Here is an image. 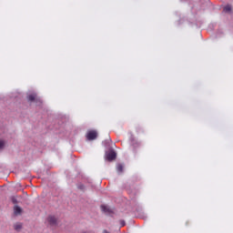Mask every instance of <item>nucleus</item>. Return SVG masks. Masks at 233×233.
I'll use <instances>...</instances> for the list:
<instances>
[{"label": "nucleus", "instance_id": "nucleus-1", "mask_svg": "<svg viewBox=\"0 0 233 233\" xmlns=\"http://www.w3.org/2000/svg\"><path fill=\"white\" fill-rule=\"evenodd\" d=\"M117 159V153L110 148L109 150L105 152V160L108 161V163H112V161H116Z\"/></svg>", "mask_w": 233, "mask_h": 233}, {"label": "nucleus", "instance_id": "nucleus-2", "mask_svg": "<svg viewBox=\"0 0 233 233\" xmlns=\"http://www.w3.org/2000/svg\"><path fill=\"white\" fill-rule=\"evenodd\" d=\"M27 101H29V103H39L40 105L43 104V101L41 100V98H37V94L35 93L28 95Z\"/></svg>", "mask_w": 233, "mask_h": 233}, {"label": "nucleus", "instance_id": "nucleus-3", "mask_svg": "<svg viewBox=\"0 0 233 233\" xmlns=\"http://www.w3.org/2000/svg\"><path fill=\"white\" fill-rule=\"evenodd\" d=\"M86 138L88 141H94L95 139H97V131L96 130H90L86 134Z\"/></svg>", "mask_w": 233, "mask_h": 233}, {"label": "nucleus", "instance_id": "nucleus-4", "mask_svg": "<svg viewBox=\"0 0 233 233\" xmlns=\"http://www.w3.org/2000/svg\"><path fill=\"white\" fill-rule=\"evenodd\" d=\"M47 221L51 227H55V225H57V218H56L55 216H49L47 218Z\"/></svg>", "mask_w": 233, "mask_h": 233}, {"label": "nucleus", "instance_id": "nucleus-5", "mask_svg": "<svg viewBox=\"0 0 233 233\" xmlns=\"http://www.w3.org/2000/svg\"><path fill=\"white\" fill-rule=\"evenodd\" d=\"M101 210L104 212V214H114V211L105 205H101Z\"/></svg>", "mask_w": 233, "mask_h": 233}, {"label": "nucleus", "instance_id": "nucleus-6", "mask_svg": "<svg viewBox=\"0 0 233 233\" xmlns=\"http://www.w3.org/2000/svg\"><path fill=\"white\" fill-rule=\"evenodd\" d=\"M22 212H23V208H21V207H19V206H15L14 207L15 216H19V214H22Z\"/></svg>", "mask_w": 233, "mask_h": 233}, {"label": "nucleus", "instance_id": "nucleus-7", "mask_svg": "<svg viewBox=\"0 0 233 233\" xmlns=\"http://www.w3.org/2000/svg\"><path fill=\"white\" fill-rule=\"evenodd\" d=\"M14 229L16 232H21V230L23 229V224H21L20 222L14 224Z\"/></svg>", "mask_w": 233, "mask_h": 233}, {"label": "nucleus", "instance_id": "nucleus-8", "mask_svg": "<svg viewBox=\"0 0 233 233\" xmlns=\"http://www.w3.org/2000/svg\"><path fill=\"white\" fill-rule=\"evenodd\" d=\"M223 12H225L226 14H230V12H232V5H227L226 6H224Z\"/></svg>", "mask_w": 233, "mask_h": 233}, {"label": "nucleus", "instance_id": "nucleus-9", "mask_svg": "<svg viewBox=\"0 0 233 233\" xmlns=\"http://www.w3.org/2000/svg\"><path fill=\"white\" fill-rule=\"evenodd\" d=\"M123 168H124L123 164H117L116 166L117 172H123Z\"/></svg>", "mask_w": 233, "mask_h": 233}, {"label": "nucleus", "instance_id": "nucleus-10", "mask_svg": "<svg viewBox=\"0 0 233 233\" xmlns=\"http://www.w3.org/2000/svg\"><path fill=\"white\" fill-rule=\"evenodd\" d=\"M77 188L78 190H82L83 192H85V186L81 183L77 184Z\"/></svg>", "mask_w": 233, "mask_h": 233}, {"label": "nucleus", "instance_id": "nucleus-11", "mask_svg": "<svg viewBox=\"0 0 233 233\" xmlns=\"http://www.w3.org/2000/svg\"><path fill=\"white\" fill-rule=\"evenodd\" d=\"M11 201L14 205H17V198H15V197H11Z\"/></svg>", "mask_w": 233, "mask_h": 233}, {"label": "nucleus", "instance_id": "nucleus-12", "mask_svg": "<svg viewBox=\"0 0 233 233\" xmlns=\"http://www.w3.org/2000/svg\"><path fill=\"white\" fill-rule=\"evenodd\" d=\"M5 148V140H0V150H3Z\"/></svg>", "mask_w": 233, "mask_h": 233}, {"label": "nucleus", "instance_id": "nucleus-13", "mask_svg": "<svg viewBox=\"0 0 233 233\" xmlns=\"http://www.w3.org/2000/svg\"><path fill=\"white\" fill-rule=\"evenodd\" d=\"M120 227H125V225H127V222H125V220H120Z\"/></svg>", "mask_w": 233, "mask_h": 233}, {"label": "nucleus", "instance_id": "nucleus-14", "mask_svg": "<svg viewBox=\"0 0 233 233\" xmlns=\"http://www.w3.org/2000/svg\"><path fill=\"white\" fill-rule=\"evenodd\" d=\"M103 233H110V232L108 230H106V229H104Z\"/></svg>", "mask_w": 233, "mask_h": 233}]
</instances>
